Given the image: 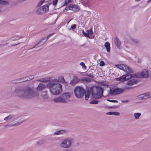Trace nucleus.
Segmentation results:
<instances>
[{"label": "nucleus", "instance_id": "obj_1", "mask_svg": "<svg viewBox=\"0 0 151 151\" xmlns=\"http://www.w3.org/2000/svg\"><path fill=\"white\" fill-rule=\"evenodd\" d=\"M12 93L15 94L16 96L20 99H30L37 96L38 94L30 88L24 89L19 87L12 88Z\"/></svg>", "mask_w": 151, "mask_h": 151}, {"label": "nucleus", "instance_id": "obj_2", "mask_svg": "<svg viewBox=\"0 0 151 151\" xmlns=\"http://www.w3.org/2000/svg\"><path fill=\"white\" fill-rule=\"evenodd\" d=\"M47 87L49 88L51 93L53 95H58L63 91L62 85L57 83L52 80L47 84Z\"/></svg>", "mask_w": 151, "mask_h": 151}, {"label": "nucleus", "instance_id": "obj_3", "mask_svg": "<svg viewBox=\"0 0 151 151\" xmlns=\"http://www.w3.org/2000/svg\"><path fill=\"white\" fill-rule=\"evenodd\" d=\"M71 93L69 92H65L59 97L54 99L55 103H66L69 101V99L70 98Z\"/></svg>", "mask_w": 151, "mask_h": 151}, {"label": "nucleus", "instance_id": "obj_4", "mask_svg": "<svg viewBox=\"0 0 151 151\" xmlns=\"http://www.w3.org/2000/svg\"><path fill=\"white\" fill-rule=\"evenodd\" d=\"M74 94L78 98H82L85 94V91L84 88L81 86H77L74 89Z\"/></svg>", "mask_w": 151, "mask_h": 151}, {"label": "nucleus", "instance_id": "obj_5", "mask_svg": "<svg viewBox=\"0 0 151 151\" xmlns=\"http://www.w3.org/2000/svg\"><path fill=\"white\" fill-rule=\"evenodd\" d=\"M73 141V140L71 138H65L62 141L60 144V146L63 148H69L71 147Z\"/></svg>", "mask_w": 151, "mask_h": 151}, {"label": "nucleus", "instance_id": "obj_6", "mask_svg": "<svg viewBox=\"0 0 151 151\" xmlns=\"http://www.w3.org/2000/svg\"><path fill=\"white\" fill-rule=\"evenodd\" d=\"M96 93H95L93 91L91 92L92 96L95 99H100L103 96V89L100 87L96 88Z\"/></svg>", "mask_w": 151, "mask_h": 151}, {"label": "nucleus", "instance_id": "obj_7", "mask_svg": "<svg viewBox=\"0 0 151 151\" xmlns=\"http://www.w3.org/2000/svg\"><path fill=\"white\" fill-rule=\"evenodd\" d=\"M116 66L121 70H122L128 74L133 73V70L130 67L125 64H117Z\"/></svg>", "mask_w": 151, "mask_h": 151}, {"label": "nucleus", "instance_id": "obj_8", "mask_svg": "<svg viewBox=\"0 0 151 151\" xmlns=\"http://www.w3.org/2000/svg\"><path fill=\"white\" fill-rule=\"evenodd\" d=\"M86 32H85L84 30L82 31V33L85 37H87L90 38H93L95 37V36L93 35V32L92 28L90 30L86 31Z\"/></svg>", "mask_w": 151, "mask_h": 151}, {"label": "nucleus", "instance_id": "obj_9", "mask_svg": "<svg viewBox=\"0 0 151 151\" xmlns=\"http://www.w3.org/2000/svg\"><path fill=\"white\" fill-rule=\"evenodd\" d=\"M123 89L119 88L111 89L109 92V94L112 96L115 95L123 92Z\"/></svg>", "mask_w": 151, "mask_h": 151}, {"label": "nucleus", "instance_id": "obj_10", "mask_svg": "<svg viewBox=\"0 0 151 151\" xmlns=\"http://www.w3.org/2000/svg\"><path fill=\"white\" fill-rule=\"evenodd\" d=\"M149 73L148 70L145 69L143 70L140 73V76L142 78H146L149 76Z\"/></svg>", "mask_w": 151, "mask_h": 151}, {"label": "nucleus", "instance_id": "obj_11", "mask_svg": "<svg viewBox=\"0 0 151 151\" xmlns=\"http://www.w3.org/2000/svg\"><path fill=\"white\" fill-rule=\"evenodd\" d=\"M47 40L48 39L47 38V37L42 38V40H40V41L37 44H36L35 46L33 47L32 48H30L29 49H31L32 48L37 47L38 45H40V46H42V45H43L45 43V42L47 41Z\"/></svg>", "mask_w": 151, "mask_h": 151}, {"label": "nucleus", "instance_id": "obj_12", "mask_svg": "<svg viewBox=\"0 0 151 151\" xmlns=\"http://www.w3.org/2000/svg\"><path fill=\"white\" fill-rule=\"evenodd\" d=\"M137 78H133L128 81L126 83V85L129 86H131L137 84L138 81L136 79Z\"/></svg>", "mask_w": 151, "mask_h": 151}, {"label": "nucleus", "instance_id": "obj_13", "mask_svg": "<svg viewBox=\"0 0 151 151\" xmlns=\"http://www.w3.org/2000/svg\"><path fill=\"white\" fill-rule=\"evenodd\" d=\"M52 80L57 83H65V80L64 77L63 76L60 77L57 79H53Z\"/></svg>", "mask_w": 151, "mask_h": 151}, {"label": "nucleus", "instance_id": "obj_14", "mask_svg": "<svg viewBox=\"0 0 151 151\" xmlns=\"http://www.w3.org/2000/svg\"><path fill=\"white\" fill-rule=\"evenodd\" d=\"M68 131L66 129H61L54 132L53 134L55 135L63 134L68 132Z\"/></svg>", "mask_w": 151, "mask_h": 151}, {"label": "nucleus", "instance_id": "obj_15", "mask_svg": "<svg viewBox=\"0 0 151 151\" xmlns=\"http://www.w3.org/2000/svg\"><path fill=\"white\" fill-rule=\"evenodd\" d=\"M124 77L126 81L129 80V79L132 78H137L138 76L136 74H126L124 75Z\"/></svg>", "mask_w": 151, "mask_h": 151}, {"label": "nucleus", "instance_id": "obj_16", "mask_svg": "<svg viewBox=\"0 0 151 151\" xmlns=\"http://www.w3.org/2000/svg\"><path fill=\"white\" fill-rule=\"evenodd\" d=\"M80 81V79L77 76H75L71 81L70 84L71 85H73L76 84Z\"/></svg>", "mask_w": 151, "mask_h": 151}, {"label": "nucleus", "instance_id": "obj_17", "mask_svg": "<svg viewBox=\"0 0 151 151\" xmlns=\"http://www.w3.org/2000/svg\"><path fill=\"white\" fill-rule=\"evenodd\" d=\"M46 87H47V85L45 84L40 83L37 87V90L38 91H42L45 89Z\"/></svg>", "mask_w": 151, "mask_h": 151}, {"label": "nucleus", "instance_id": "obj_18", "mask_svg": "<svg viewBox=\"0 0 151 151\" xmlns=\"http://www.w3.org/2000/svg\"><path fill=\"white\" fill-rule=\"evenodd\" d=\"M51 80V78L50 77H46L37 80V81L45 83L49 81L50 82Z\"/></svg>", "mask_w": 151, "mask_h": 151}, {"label": "nucleus", "instance_id": "obj_19", "mask_svg": "<svg viewBox=\"0 0 151 151\" xmlns=\"http://www.w3.org/2000/svg\"><path fill=\"white\" fill-rule=\"evenodd\" d=\"M71 10L74 11H78L80 10V7L75 4H71Z\"/></svg>", "mask_w": 151, "mask_h": 151}, {"label": "nucleus", "instance_id": "obj_20", "mask_svg": "<svg viewBox=\"0 0 151 151\" xmlns=\"http://www.w3.org/2000/svg\"><path fill=\"white\" fill-rule=\"evenodd\" d=\"M115 43L118 48H119L121 44V42L119 40L118 38L116 37L114 40Z\"/></svg>", "mask_w": 151, "mask_h": 151}, {"label": "nucleus", "instance_id": "obj_21", "mask_svg": "<svg viewBox=\"0 0 151 151\" xmlns=\"http://www.w3.org/2000/svg\"><path fill=\"white\" fill-rule=\"evenodd\" d=\"M29 80V79L28 78V77L27 76L24 78L19 79L17 80V81H18L17 82H21Z\"/></svg>", "mask_w": 151, "mask_h": 151}, {"label": "nucleus", "instance_id": "obj_22", "mask_svg": "<svg viewBox=\"0 0 151 151\" xmlns=\"http://www.w3.org/2000/svg\"><path fill=\"white\" fill-rule=\"evenodd\" d=\"M129 40L130 41H132L133 43L134 44L138 43L140 42V40L138 39L132 37H130Z\"/></svg>", "mask_w": 151, "mask_h": 151}, {"label": "nucleus", "instance_id": "obj_23", "mask_svg": "<svg viewBox=\"0 0 151 151\" xmlns=\"http://www.w3.org/2000/svg\"><path fill=\"white\" fill-rule=\"evenodd\" d=\"M47 91H45L42 92V93L41 94V96L42 98L45 99H46L48 98V95L47 93Z\"/></svg>", "mask_w": 151, "mask_h": 151}, {"label": "nucleus", "instance_id": "obj_24", "mask_svg": "<svg viewBox=\"0 0 151 151\" xmlns=\"http://www.w3.org/2000/svg\"><path fill=\"white\" fill-rule=\"evenodd\" d=\"M14 115L12 114L9 115L8 116L4 119V120L5 121H8L14 117Z\"/></svg>", "mask_w": 151, "mask_h": 151}, {"label": "nucleus", "instance_id": "obj_25", "mask_svg": "<svg viewBox=\"0 0 151 151\" xmlns=\"http://www.w3.org/2000/svg\"><path fill=\"white\" fill-rule=\"evenodd\" d=\"M106 114L108 115H114L115 116H119L120 114L118 112H109L106 113Z\"/></svg>", "mask_w": 151, "mask_h": 151}, {"label": "nucleus", "instance_id": "obj_26", "mask_svg": "<svg viewBox=\"0 0 151 151\" xmlns=\"http://www.w3.org/2000/svg\"><path fill=\"white\" fill-rule=\"evenodd\" d=\"M105 47L106 48L107 52H109L110 51V44L108 42H106L104 44Z\"/></svg>", "mask_w": 151, "mask_h": 151}, {"label": "nucleus", "instance_id": "obj_27", "mask_svg": "<svg viewBox=\"0 0 151 151\" xmlns=\"http://www.w3.org/2000/svg\"><path fill=\"white\" fill-rule=\"evenodd\" d=\"M9 2L8 1L3 0H0V5L2 6H5L8 4Z\"/></svg>", "mask_w": 151, "mask_h": 151}, {"label": "nucleus", "instance_id": "obj_28", "mask_svg": "<svg viewBox=\"0 0 151 151\" xmlns=\"http://www.w3.org/2000/svg\"><path fill=\"white\" fill-rule=\"evenodd\" d=\"M49 5H45L42 6V9L43 12H47L49 9Z\"/></svg>", "mask_w": 151, "mask_h": 151}, {"label": "nucleus", "instance_id": "obj_29", "mask_svg": "<svg viewBox=\"0 0 151 151\" xmlns=\"http://www.w3.org/2000/svg\"><path fill=\"white\" fill-rule=\"evenodd\" d=\"M117 81H125V79L124 77V76L123 75L121 77L117 78L116 79Z\"/></svg>", "mask_w": 151, "mask_h": 151}, {"label": "nucleus", "instance_id": "obj_30", "mask_svg": "<svg viewBox=\"0 0 151 151\" xmlns=\"http://www.w3.org/2000/svg\"><path fill=\"white\" fill-rule=\"evenodd\" d=\"M43 13L42 7L38 8L36 11V13L38 14H41Z\"/></svg>", "mask_w": 151, "mask_h": 151}, {"label": "nucleus", "instance_id": "obj_31", "mask_svg": "<svg viewBox=\"0 0 151 151\" xmlns=\"http://www.w3.org/2000/svg\"><path fill=\"white\" fill-rule=\"evenodd\" d=\"M145 95V93H144L139 95L138 96V99L140 100L146 99V98Z\"/></svg>", "mask_w": 151, "mask_h": 151}, {"label": "nucleus", "instance_id": "obj_32", "mask_svg": "<svg viewBox=\"0 0 151 151\" xmlns=\"http://www.w3.org/2000/svg\"><path fill=\"white\" fill-rule=\"evenodd\" d=\"M82 81L83 82L89 83L91 81V80L89 78H85L82 79Z\"/></svg>", "mask_w": 151, "mask_h": 151}, {"label": "nucleus", "instance_id": "obj_33", "mask_svg": "<svg viewBox=\"0 0 151 151\" xmlns=\"http://www.w3.org/2000/svg\"><path fill=\"white\" fill-rule=\"evenodd\" d=\"M24 120H22V121H20L19 122H18V123H17L16 124H10L9 125H6L5 126V127H8V126H15V125H19L20 124H21V123H22V122H24Z\"/></svg>", "mask_w": 151, "mask_h": 151}, {"label": "nucleus", "instance_id": "obj_34", "mask_svg": "<svg viewBox=\"0 0 151 151\" xmlns=\"http://www.w3.org/2000/svg\"><path fill=\"white\" fill-rule=\"evenodd\" d=\"M141 114L140 113H136L134 114V117L135 119H137L141 116Z\"/></svg>", "mask_w": 151, "mask_h": 151}, {"label": "nucleus", "instance_id": "obj_35", "mask_svg": "<svg viewBox=\"0 0 151 151\" xmlns=\"http://www.w3.org/2000/svg\"><path fill=\"white\" fill-rule=\"evenodd\" d=\"M145 96L146 99L151 98V92H148L145 93Z\"/></svg>", "mask_w": 151, "mask_h": 151}, {"label": "nucleus", "instance_id": "obj_36", "mask_svg": "<svg viewBox=\"0 0 151 151\" xmlns=\"http://www.w3.org/2000/svg\"><path fill=\"white\" fill-rule=\"evenodd\" d=\"M76 27V25L75 24L72 25L71 27L69 29V30L74 31V29Z\"/></svg>", "mask_w": 151, "mask_h": 151}, {"label": "nucleus", "instance_id": "obj_37", "mask_svg": "<svg viewBox=\"0 0 151 151\" xmlns=\"http://www.w3.org/2000/svg\"><path fill=\"white\" fill-rule=\"evenodd\" d=\"M45 2V0H41L37 4V6L38 7L40 6Z\"/></svg>", "mask_w": 151, "mask_h": 151}, {"label": "nucleus", "instance_id": "obj_38", "mask_svg": "<svg viewBox=\"0 0 151 151\" xmlns=\"http://www.w3.org/2000/svg\"><path fill=\"white\" fill-rule=\"evenodd\" d=\"M99 101L97 100H93L90 101V104H96L98 103Z\"/></svg>", "mask_w": 151, "mask_h": 151}, {"label": "nucleus", "instance_id": "obj_39", "mask_svg": "<svg viewBox=\"0 0 151 151\" xmlns=\"http://www.w3.org/2000/svg\"><path fill=\"white\" fill-rule=\"evenodd\" d=\"M80 65L82 66V68L83 69H86V65H85V64L83 62H81L80 64Z\"/></svg>", "mask_w": 151, "mask_h": 151}, {"label": "nucleus", "instance_id": "obj_40", "mask_svg": "<svg viewBox=\"0 0 151 151\" xmlns=\"http://www.w3.org/2000/svg\"><path fill=\"white\" fill-rule=\"evenodd\" d=\"M71 4H70L67 6L65 8V9L67 10H71Z\"/></svg>", "mask_w": 151, "mask_h": 151}, {"label": "nucleus", "instance_id": "obj_41", "mask_svg": "<svg viewBox=\"0 0 151 151\" xmlns=\"http://www.w3.org/2000/svg\"><path fill=\"white\" fill-rule=\"evenodd\" d=\"M44 142V141L43 140H40L38 141L37 143L39 145H41L43 144Z\"/></svg>", "mask_w": 151, "mask_h": 151}, {"label": "nucleus", "instance_id": "obj_42", "mask_svg": "<svg viewBox=\"0 0 151 151\" xmlns=\"http://www.w3.org/2000/svg\"><path fill=\"white\" fill-rule=\"evenodd\" d=\"M71 1V0H65V4L66 5L68 3H70Z\"/></svg>", "mask_w": 151, "mask_h": 151}, {"label": "nucleus", "instance_id": "obj_43", "mask_svg": "<svg viewBox=\"0 0 151 151\" xmlns=\"http://www.w3.org/2000/svg\"><path fill=\"white\" fill-rule=\"evenodd\" d=\"M58 0H53V4L55 6L58 2Z\"/></svg>", "mask_w": 151, "mask_h": 151}, {"label": "nucleus", "instance_id": "obj_44", "mask_svg": "<svg viewBox=\"0 0 151 151\" xmlns=\"http://www.w3.org/2000/svg\"><path fill=\"white\" fill-rule=\"evenodd\" d=\"M107 101L110 102H115V103H117L118 101L117 100H110L109 99H107Z\"/></svg>", "mask_w": 151, "mask_h": 151}, {"label": "nucleus", "instance_id": "obj_45", "mask_svg": "<svg viewBox=\"0 0 151 151\" xmlns=\"http://www.w3.org/2000/svg\"><path fill=\"white\" fill-rule=\"evenodd\" d=\"M86 75L87 76H88L89 77H91L92 78H93L94 77V75H93V74H87Z\"/></svg>", "mask_w": 151, "mask_h": 151}, {"label": "nucleus", "instance_id": "obj_46", "mask_svg": "<svg viewBox=\"0 0 151 151\" xmlns=\"http://www.w3.org/2000/svg\"><path fill=\"white\" fill-rule=\"evenodd\" d=\"M27 76L28 77V78L29 79V80L33 79L34 78V76L33 75H30Z\"/></svg>", "mask_w": 151, "mask_h": 151}, {"label": "nucleus", "instance_id": "obj_47", "mask_svg": "<svg viewBox=\"0 0 151 151\" xmlns=\"http://www.w3.org/2000/svg\"><path fill=\"white\" fill-rule=\"evenodd\" d=\"M89 94H88L87 95H85V99L86 100H87L88 99L89 97Z\"/></svg>", "mask_w": 151, "mask_h": 151}, {"label": "nucleus", "instance_id": "obj_48", "mask_svg": "<svg viewBox=\"0 0 151 151\" xmlns=\"http://www.w3.org/2000/svg\"><path fill=\"white\" fill-rule=\"evenodd\" d=\"M104 65V62L103 61H101L100 62V66H103Z\"/></svg>", "mask_w": 151, "mask_h": 151}, {"label": "nucleus", "instance_id": "obj_49", "mask_svg": "<svg viewBox=\"0 0 151 151\" xmlns=\"http://www.w3.org/2000/svg\"><path fill=\"white\" fill-rule=\"evenodd\" d=\"M53 34H53V33H51V34H50L47 37V38L48 39V38H50L51 36H52L53 35Z\"/></svg>", "mask_w": 151, "mask_h": 151}, {"label": "nucleus", "instance_id": "obj_50", "mask_svg": "<svg viewBox=\"0 0 151 151\" xmlns=\"http://www.w3.org/2000/svg\"><path fill=\"white\" fill-rule=\"evenodd\" d=\"M63 151H73V150L70 149H65Z\"/></svg>", "mask_w": 151, "mask_h": 151}, {"label": "nucleus", "instance_id": "obj_51", "mask_svg": "<svg viewBox=\"0 0 151 151\" xmlns=\"http://www.w3.org/2000/svg\"><path fill=\"white\" fill-rule=\"evenodd\" d=\"M129 101V100H126L125 101H122V102L123 103H126L128 102Z\"/></svg>", "mask_w": 151, "mask_h": 151}, {"label": "nucleus", "instance_id": "obj_52", "mask_svg": "<svg viewBox=\"0 0 151 151\" xmlns=\"http://www.w3.org/2000/svg\"><path fill=\"white\" fill-rule=\"evenodd\" d=\"M142 60L141 59H139L138 60L137 62L138 63H140L141 62Z\"/></svg>", "mask_w": 151, "mask_h": 151}, {"label": "nucleus", "instance_id": "obj_53", "mask_svg": "<svg viewBox=\"0 0 151 151\" xmlns=\"http://www.w3.org/2000/svg\"><path fill=\"white\" fill-rule=\"evenodd\" d=\"M131 88V87L129 86H126L125 88V89H129Z\"/></svg>", "mask_w": 151, "mask_h": 151}, {"label": "nucleus", "instance_id": "obj_54", "mask_svg": "<svg viewBox=\"0 0 151 151\" xmlns=\"http://www.w3.org/2000/svg\"><path fill=\"white\" fill-rule=\"evenodd\" d=\"M82 4H83L84 6H86L87 4V3L85 2V3L84 4L83 3H82Z\"/></svg>", "mask_w": 151, "mask_h": 151}, {"label": "nucleus", "instance_id": "obj_55", "mask_svg": "<svg viewBox=\"0 0 151 151\" xmlns=\"http://www.w3.org/2000/svg\"><path fill=\"white\" fill-rule=\"evenodd\" d=\"M151 2V0H148L147 2V3H149Z\"/></svg>", "mask_w": 151, "mask_h": 151}, {"label": "nucleus", "instance_id": "obj_56", "mask_svg": "<svg viewBox=\"0 0 151 151\" xmlns=\"http://www.w3.org/2000/svg\"><path fill=\"white\" fill-rule=\"evenodd\" d=\"M18 44H14V45H12V46H14L15 45H18Z\"/></svg>", "mask_w": 151, "mask_h": 151}, {"label": "nucleus", "instance_id": "obj_57", "mask_svg": "<svg viewBox=\"0 0 151 151\" xmlns=\"http://www.w3.org/2000/svg\"><path fill=\"white\" fill-rule=\"evenodd\" d=\"M141 1V0H135V1L136 2H139Z\"/></svg>", "mask_w": 151, "mask_h": 151}, {"label": "nucleus", "instance_id": "obj_58", "mask_svg": "<svg viewBox=\"0 0 151 151\" xmlns=\"http://www.w3.org/2000/svg\"><path fill=\"white\" fill-rule=\"evenodd\" d=\"M16 119L15 118L13 119V120H14V121Z\"/></svg>", "mask_w": 151, "mask_h": 151}, {"label": "nucleus", "instance_id": "obj_59", "mask_svg": "<svg viewBox=\"0 0 151 151\" xmlns=\"http://www.w3.org/2000/svg\"><path fill=\"white\" fill-rule=\"evenodd\" d=\"M3 46L4 45H2L1 46L0 45V47Z\"/></svg>", "mask_w": 151, "mask_h": 151}, {"label": "nucleus", "instance_id": "obj_60", "mask_svg": "<svg viewBox=\"0 0 151 151\" xmlns=\"http://www.w3.org/2000/svg\"><path fill=\"white\" fill-rule=\"evenodd\" d=\"M1 12V10H0V12Z\"/></svg>", "mask_w": 151, "mask_h": 151}]
</instances>
